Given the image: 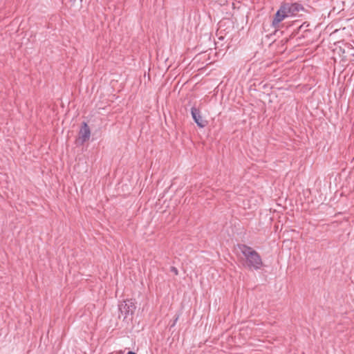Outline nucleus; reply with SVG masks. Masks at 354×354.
Here are the masks:
<instances>
[{
  "label": "nucleus",
  "instance_id": "obj_3",
  "mask_svg": "<svg viewBox=\"0 0 354 354\" xmlns=\"http://www.w3.org/2000/svg\"><path fill=\"white\" fill-rule=\"evenodd\" d=\"M288 17L295 16L297 13L304 10L303 6L297 3H282Z\"/></svg>",
  "mask_w": 354,
  "mask_h": 354
},
{
  "label": "nucleus",
  "instance_id": "obj_1",
  "mask_svg": "<svg viewBox=\"0 0 354 354\" xmlns=\"http://www.w3.org/2000/svg\"><path fill=\"white\" fill-rule=\"evenodd\" d=\"M238 248L243 255L246 267L254 270L261 268L263 261L257 251L246 245H239Z\"/></svg>",
  "mask_w": 354,
  "mask_h": 354
},
{
  "label": "nucleus",
  "instance_id": "obj_8",
  "mask_svg": "<svg viewBox=\"0 0 354 354\" xmlns=\"http://www.w3.org/2000/svg\"><path fill=\"white\" fill-rule=\"evenodd\" d=\"M127 354H136V353L133 351H129Z\"/></svg>",
  "mask_w": 354,
  "mask_h": 354
},
{
  "label": "nucleus",
  "instance_id": "obj_7",
  "mask_svg": "<svg viewBox=\"0 0 354 354\" xmlns=\"http://www.w3.org/2000/svg\"><path fill=\"white\" fill-rule=\"evenodd\" d=\"M171 271L175 274V275H178V271L177 270L176 268L175 267H171Z\"/></svg>",
  "mask_w": 354,
  "mask_h": 354
},
{
  "label": "nucleus",
  "instance_id": "obj_6",
  "mask_svg": "<svg viewBox=\"0 0 354 354\" xmlns=\"http://www.w3.org/2000/svg\"><path fill=\"white\" fill-rule=\"evenodd\" d=\"M191 113L194 122L199 127L203 128L207 125V122L203 120L199 109L196 107H192L191 109Z\"/></svg>",
  "mask_w": 354,
  "mask_h": 354
},
{
  "label": "nucleus",
  "instance_id": "obj_2",
  "mask_svg": "<svg viewBox=\"0 0 354 354\" xmlns=\"http://www.w3.org/2000/svg\"><path fill=\"white\" fill-rule=\"evenodd\" d=\"M136 304L132 299L126 300L119 305V310L124 318L132 315L136 310Z\"/></svg>",
  "mask_w": 354,
  "mask_h": 354
},
{
  "label": "nucleus",
  "instance_id": "obj_4",
  "mask_svg": "<svg viewBox=\"0 0 354 354\" xmlns=\"http://www.w3.org/2000/svg\"><path fill=\"white\" fill-rule=\"evenodd\" d=\"M288 17L287 12L281 4L280 6L279 9L276 12L274 17L272 20V25L274 28H278L279 24L284 20L286 18Z\"/></svg>",
  "mask_w": 354,
  "mask_h": 354
},
{
  "label": "nucleus",
  "instance_id": "obj_5",
  "mask_svg": "<svg viewBox=\"0 0 354 354\" xmlns=\"http://www.w3.org/2000/svg\"><path fill=\"white\" fill-rule=\"evenodd\" d=\"M91 136V131L86 122H84L79 132V137L77 140V143L81 145L87 141Z\"/></svg>",
  "mask_w": 354,
  "mask_h": 354
}]
</instances>
